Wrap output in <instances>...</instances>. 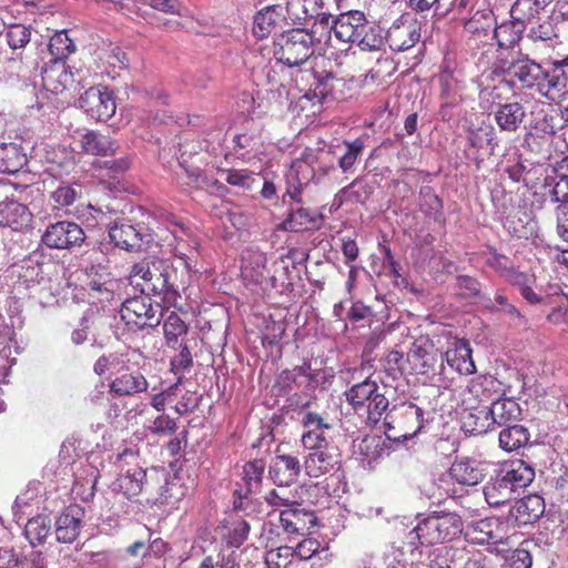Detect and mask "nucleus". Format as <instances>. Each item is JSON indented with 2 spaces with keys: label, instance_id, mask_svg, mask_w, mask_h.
I'll return each mask as SVG.
<instances>
[{
  "label": "nucleus",
  "instance_id": "nucleus-46",
  "mask_svg": "<svg viewBox=\"0 0 568 568\" xmlns=\"http://www.w3.org/2000/svg\"><path fill=\"white\" fill-rule=\"evenodd\" d=\"M385 40L386 37L383 36V30L366 20L365 28L361 31V36L355 43L364 51H378L383 48Z\"/></svg>",
  "mask_w": 568,
  "mask_h": 568
},
{
  "label": "nucleus",
  "instance_id": "nucleus-49",
  "mask_svg": "<svg viewBox=\"0 0 568 568\" xmlns=\"http://www.w3.org/2000/svg\"><path fill=\"white\" fill-rule=\"evenodd\" d=\"M345 151L338 158V166L344 173H347L355 164L357 159L362 155L365 148L362 139H355L353 141L343 142Z\"/></svg>",
  "mask_w": 568,
  "mask_h": 568
},
{
  "label": "nucleus",
  "instance_id": "nucleus-2",
  "mask_svg": "<svg viewBox=\"0 0 568 568\" xmlns=\"http://www.w3.org/2000/svg\"><path fill=\"white\" fill-rule=\"evenodd\" d=\"M507 72L520 88L535 89L539 94L551 99H554L552 93H560L566 87L561 69L556 68L549 73L528 57L510 63Z\"/></svg>",
  "mask_w": 568,
  "mask_h": 568
},
{
  "label": "nucleus",
  "instance_id": "nucleus-54",
  "mask_svg": "<svg viewBox=\"0 0 568 568\" xmlns=\"http://www.w3.org/2000/svg\"><path fill=\"white\" fill-rule=\"evenodd\" d=\"M79 195V187L69 184H61L51 193V200L54 203V207L62 209L72 205Z\"/></svg>",
  "mask_w": 568,
  "mask_h": 568
},
{
  "label": "nucleus",
  "instance_id": "nucleus-22",
  "mask_svg": "<svg viewBox=\"0 0 568 568\" xmlns=\"http://www.w3.org/2000/svg\"><path fill=\"white\" fill-rule=\"evenodd\" d=\"M420 39V24L417 21H403L393 24L386 41L393 51H405L414 47Z\"/></svg>",
  "mask_w": 568,
  "mask_h": 568
},
{
  "label": "nucleus",
  "instance_id": "nucleus-14",
  "mask_svg": "<svg viewBox=\"0 0 568 568\" xmlns=\"http://www.w3.org/2000/svg\"><path fill=\"white\" fill-rule=\"evenodd\" d=\"M85 517L83 507L69 505L55 519V538L62 544L74 542L81 532Z\"/></svg>",
  "mask_w": 568,
  "mask_h": 568
},
{
  "label": "nucleus",
  "instance_id": "nucleus-6",
  "mask_svg": "<svg viewBox=\"0 0 568 568\" xmlns=\"http://www.w3.org/2000/svg\"><path fill=\"white\" fill-rule=\"evenodd\" d=\"M384 420L387 438L404 442L423 428L424 410L412 402H400L385 414Z\"/></svg>",
  "mask_w": 568,
  "mask_h": 568
},
{
  "label": "nucleus",
  "instance_id": "nucleus-30",
  "mask_svg": "<svg viewBox=\"0 0 568 568\" xmlns=\"http://www.w3.org/2000/svg\"><path fill=\"white\" fill-rule=\"evenodd\" d=\"M516 491L498 471L484 487L485 499L494 507H499L511 500Z\"/></svg>",
  "mask_w": 568,
  "mask_h": 568
},
{
  "label": "nucleus",
  "instance_id": "nucleus-23",
  "mask_svg": "<svg viewBox=\"0 0 568 568\" xmlns=\"http://www.w3.org/2000/svg\"><path fill=\"white\" fill-rule=\"evenodd\" d=\"M448 474L452 479L464 486H476L485 478L483 464L468 457L456 459L450 465Z\"/></svg>",
  "mask_w": 568,
  "mask_h": 568
},
{
  "label": "nucleus",
  "instance_id": "nucleus-41",
  "mask_svg": "<svg viewBox=\"0 0 568 568\" xmlns=\"http://www.w3.org/2000/svg\"><path fill=\"white\" fill-rule=\"evenodd\" d=\"M530 435L521 425H508L499 433V446L505 452H514L529 442Z\"/></svg>",
  "mask_w": 568,
  "mask_h": 568
},
{
  "label": "nucleus",
  "instance_id": "nucleus-25",
  "mask_svg": "<svg viewBox=\"0 0 568 568\" xmlns=\"http://www.w3.org/2000/svg\"><path fill=\"white\" fill-rule=\"evenodd\" d=\"M73 82V74L62 61H53L42 71V85L54 94L62 93Z\"/></svg>",
  "mask_w": 568,
  "mask_h": 568
},
{
  "label": "nucleus",
  "instance_id": "nucleus-7",
  "mask_svg": "<svg viewBox=\"0 0 568 568\" xmlns=\"http://www.w3.org/2000/svg\"><path fill=\"white\" fill-rule=\"evenodd\" d=\"M314 53L313 32L292 29L281 33L274 41V57L288 67L306 62Z\"/></svg>",
  "mask_w": 568,
  "mask_h": 568
},
{
  "label": "nucleus",
  "instance_id": "nucleus-1",
  "mask_svg": "<svg viewBox=\"0 0 568 568\" xmlns=\"http://www.w3.org/2000/svg\"><path fill=\"white\" fill-rule=\"evenodd\" d=\"M302 424L306 430L301 442L303 447L310 450L303 464L306 475L311 478H320L338 470L342 453L328 436L333 429L332 425L315 412L305 413Z\"/></svg>",
  "mask_w": 568,
  "mask_h": 568
},
{
  "label": "nucleus",
  "instance_id": "nucleus-15",
  "mask_svg": "<svg viewBox=\"0 0 568 568\" xmlns=\"http://www.w3.org/2000/svg\"><path fill=\"white\" fill-rule=\"evenodd\" d=\"M149 383L145 376L138 369L129 368L119 371L118 375L109 384V393L115 397H133L148 390Z\"/></svg>",
  "mask_w": 568,
  "mask_h": 568
},
{
  "label": "nucleus",
  "instance_id": "nucleus-24",
  "mask_svg": "<svg viewBox=\"0 0 568 568\" xmlns=\"http://www.w3.org/2000/svg\"><path fill=\"white\" fill-rule=\"evenodd\" d=\"M497 471L515 490L527 487L535 478L534 468L523 459L504 462Z\"/></svg>",
  "mask_w": 568,
  "mask_h": 568
},
{
  "label": "nucleus",
  "instance_id": "nucleus-44",
  "mask_svg": "<svg viewBox=\"0 0 568 568\" xmlns=\"http://www.w3.org/2000/svg\"><path fill=\"white\" fill-rule=\"evenodd\" d=\"M163 331L168 346L175 348L179 338L187 334L189 325L176 312H171L164 320Z\"/></svg>",
  "mask_w": 568,
  "mask_h": 568
},
{
  "label": "nucleus",
  "instance_id": "nucleus-42",
  "mask_svg": "<svg viewBox=\"0 0 568 568\" xmlns=\"http://www.w3.org/2000/svg\"><path fill=\"white\" fill-rule=\"evenodd\" d=\"M466 549L455 547H439L434 549L429 555L430 568H452L457 562L465 559Z\"/></svg>",
  "mask_w": 568,
  "mask_h": 568
},
{
  "label": "nucleus",
  "instance_id": "nucleus-45",
  "mask_svg": "<svg viewBox=\"0 0 568 568\" xmlns=\"http://www.w3.org/2000/svg\"><path fill=\"white\" fill-rule=\"evenodd\" d=\"M50 54L53 57V61H62L75 51V44L72 39L69 38L65 30L55 32L48 44Z\"/></svg>",
  "mask_w": 568,
  "mask_h": 568
},
{
  "label": "nucleus",
  "instance_id": "nucleus-35",
  "mask_svg": "<svg viewBox=\"0 0 568 568\" xmlns=\"http://www.w3.org/2000/svg\"><path fill=\"white\" fill-rule=\"evenodd\" d=\"M266 254L263 251H244L241 257L243 277L260 283L264 277L263 271L266 267Z\"/></svg>",
  "mask_w": 568,
  "mask_h": 568
},
{
  "label": "nucleus",
  "instance_id": "nucleus-11",
  "mask_svg": "<svg viewBox=\"0 0 568 568\" xmlns=\"http://www.w3.org/2000/svg\"><path fill=\"white\" fill-rule=\"evenodd\" d=\"M484 422L474 428L478 434L487 433L491 426L510 425L519 419L521 408L517 402L510 398H498L493 400L490 407L479 409Z\"/></svg>",
  "mask_w": 568,
  "mask_h": 568
},
{
  "label": "nucleus",
  "instance_id": "nucleus-56",
  "mask_svg": "<svg viewBox=\"0 0 568 568\" xmlns=\"http://www.w3.org/2000/svg\"><path fill=\"white\" fill-rule=\"evenodd\" d=\"M31 37L30 30L22 24H13L9 27L6 38L8 44L12 49L23 48L29 43Z\"/></svg>",
  "mask_w": 568,
  "mask_h": 568
},
{
  "label": "nucleus",
  "instance_id": "nucleus-10",
  "mask_svg": "<svg viewBox=\"0 0 568 568\" xmlns=\"http://www.w3.org/2000/svg\"><path fill=\"white\" fill-rule=\"evenodd\" d=\"M80 108L97 121H108L116 110L114 97L106 87L89 88L79 99Z\"/></svg>",
  "mask_w": 568,
  "mask_h": 568
},
{
  "label": "nucleus",
  "instance_id": "nucleus-29",
  "mask_svg": "<svg viewBox=\"0 0 568 568\" xmlns=\"http://www.w3.org/2000/svg\"><path fill=\"white\" fill-rule=\"evenodd\" d=\"M109 236L116 248H140L144 237L149 234H142L141 230L133 225L121 222L110 227Z\"/></svg>",
  "mask_w": 568,
  "mask_h": 568
},
{
  "label": "nucleus",
  "instance_id": "nucleus-57",
  "mask_svg": "<svg viewBox=\"0 0 568 568\" xmlns=\"http://www.w3.org/2000/svg\"><path fill=\"white\" fill-rule=\"evenodd\" d=\"M495 138V130L493 126H480L469 131L468 141L475 149H484L490 145Z\"/></svg>",
  "mask_w": 568,
  "mask_h": 568
},
{
  "label": "nucleus",
  "instance_id": "nucleus-51",
  "mask_svg": "<svg viewBox=\"0 0 568 568\" xmlns=\"http://www.w3.org/2000/svg\"><path fill=\"white\" fill-rule=\"evenodd\" d=\"M280 62H275V64H266L261 69L253 71L254 81L257 85L268 87L271 91L275 90L277 87H281V74L280 71L276 70Z\"/></svg>",
  "mask_w": 568,
  "mask_h": 568
},
{
  "label": "nucleus",
  "instance_id": "nucleus-21",
  "mask_svg": "<svg viewBox=\"0 0 568 568\" xmlns=\"http://www.w3.org/2000/svg\"><path fill=\"white\" fill-rule=\"evenodd\" d=\"M499 381L493 375H478L468 382L464 402H468L471 408L481 402L493 400L499 393Z\"/></svg>",
  "mask_w": 568,
  "mask_h": 568
},
{
  "label": "nucleus",
  "instance_id": "nucleus-61",
  "mask_svg": "<svg viewBox=\"0 0 568 568\" xmlns=\"http://www.w3.org/2000/svg\"><path fill=\"white\" fill-rule=\"evenodd\" d=\"M457 287L459 290V295L465 298L477 297L481 291L480 283L468 275H460L457 277Z\"/></svg>",
  "mask_w": 568,
  "mask_h": 568
},
{
  "label": "nucleus",
  "instance_id": "nucleus-63",
  "mask_svg": "<svg viewBox=\"0 0 568 568\" xmlns=\"http://www.w3.org/2000/svg\"><path fill=\"white\" fill-rule=\"evenodd\" d=\"M314 174H315L314 168H311L310 165H307L301 161L293 160L291 170L287 175L291 176V179H295V180H300V181H304V182L308 183L314 178Z\"/></svg>",
  "mask_w": 568,
  "mask_h": 568
},
{
  "label": "nucleus",
  "instance_id": "nucleus-34",
  "mask_svg": "<svg viewBox=\"0 0 568 568\" xmlns=\"http://www.w3.org/2000/svg\"><path fill=\"white\" fill-rule=\"evenodd\" d=\"M80 146L83 152L91 155L108 156L112 155L115 150V143L109 135L90 131L81 136Z\"/></svg>",
  "mask_w": 568,
  "mask_h": 568
},
{
  "label": "nucleus",
  "instance_id": "nucleus-47",
  "mask_svg": "<svg viewBox=\"0 0 568 568\" xmlns=\"http://www.w3.org/2000/svg\"><path fill=\"white\" fill-rule=\"evenodd\" d=\"M477 528L485 535L479 538V542L498 545L503 544L505 540L504 524L498 518H486L480 520Z\"/></svg>",
  "mask_w": 568,
  "mask_h": 568
},
{
  "label": "nucleus",
  "instance_id": "nucleus-3",
  "mask_svg": "<svg viewBox=\"0 0 568 568\" xmlns=\"http://www.w3.org/2000/svg\"><path fill=\"white\" fill-rule=\"evenodd\" d=\"M170 265L160 258H143L135 263L129 273V282L143 295L163 296L168 300L175 295L170 283Z\"/></svg>",
  "mask_w": 568,
  "mask_h": 568
},
{
  "label": "nucleus",
  "instance_id": "nucleus-37",
  "mask_svg": "<svg viewBox=\"0 0 568 568\" xmlns=\"http://www.w3.org/2000/svg\"><path fill=\"white\" fill-rule=\"evenodd\" d=\"M546 4V0H516L510 9V17L517 26L525 28Z\"/></svg>",
  "mask_w": 568,
  "mask_h": 568
},
{
  "label": "nucleus",
  "instance_id": "nucleus-12",
  "mask_svg": "<svg viewBox=\"0 0 568 568\" xmlns=\"http://www.w3.org/2000/svg\"><path fill=\"white\" fill-rule=\"evenodd\" d=\"M85 234L80 225L61 221L47 227L42 242L48 248H71L84 243Z\"/></svg>",
  "mask_w": 568,
  "mask_h": 568
},
{
  "label": "nucleus",
  "instance_id": "nucleus-48",
  "mask_svg": "<svg viewBox=\"0 0 568 568\" xmlns=\"http://www.w3.org/2000/svg\"><path fill=\"white\" fill-rule=\"evenodd\" d=\"M267 568H292L295 566L293 547L281 546L265 554Z\"/></svg>",
  "mask_w": 568,
  "mask_h": 568
},
{
  "label": "nucleus",
  "instance_id": "nucleus-5",
  "mask_svg": "<svg viewBox=\"0 0 568 568\" xmlns=\"http://www.w3.org/2000/svg\"><path fill=\"white\" fill-rule=\"evenodd\" d=\"M383 388L367 377L345 392L346 400L359 416H366L368 424L376 425L389 405Z\"/></svg>",
  "mask_w": 568,
  "mask_h": 568
},
{
  "label": "nucleus",
  "instance_id": "nucleus-20",
  "mask_svg": "<svg viewBox=\"0 0 568 568\" xmlns=\"http://www.w3.org/2000/svg\"><path fill=\"white\" fill-rule=\"evenodd\" d=\"M545 513V500L540 495L530 494L518 499L509 510V517L518 526H525L537 521Z\"/></svg>",
  "mask_w": 568,
  "mask_h": 568
},
{
  "label": "nucleus",
  "instance_id": "nucleus-43",
  "mask_svg": "<svg viewBox=\"0 0 568 568\" xmlns=\"http://www.w3.org/2000/svg\"><path fill=\"white\" fill-rule=\"evenodd\" d=\"M51 530V520L48 516L38 515L28 520L24 527V536L31 546L43 544Z\"/></svg>",
  "mask_w": 568,
  "mask_h": 568
},
{
  "label": "nucleus",
  "instance_id": "nucleus-18",
  "mask_svg": "<svg viewBox=\"0 0 568 568\" xmlns=\"http://www.w3.org/2000/svg\"><path fill=\"white\" fill-rule=\"evenodd\" d=\"M302 471L297 456L290 454L276 455L268 469L271 479L277 486H290L295 483Z\"/></svg>",
  "mask_w": 568,
  "mask_h": 568
},
{
  "label": "nucleus",
  "instance_id": "nucleus-52",
  "mask_svg": "<svg viewBox=\"0 0 568 568\" xmlns=\"http://www.w3.org/2000/svg\"><path fill=\"white\" fill-rule=\"evenodd\" d=\"M250 530L251 527L246 520L235 519L230 523L224 539L229 546L237 548L246 541Z\"/></svg>",
  "mask_w": 568,
  "mask_h": 568
},
{
  "label": "nucleus",
  "instance_id": "nucleus-33",
  "mask_svg": "<svg viewBox=\"0 0 568 568\" xmlns=\"http://www.w3.org/2000/svg\"><path fill=\"white\" fill-rule=\"evenodd\" d=\"M565 12L559 14L552 13L547 20L539 23L537 27L530 28L527 37L531 41H551L559 37L562 27L568 26V19H564Z\"/></svg>",
  "mask_w": 568,
  "mask_h": 568
},
{
  "label": "nucleus",
  "instance_id": "nucleus-19",
  "mask_svg": "<svg viewBox=\"0 0 568 568\" xmlns=\"http://www.w3.org/2000/svg\"><path fill=\"white\" fill-rule=\"evenodd\" d=\"M470 344L465 338H455L444 353L447 364L462 375H471L476 372Z\"/></svg>",
  "mask_w": 568,
  "mask_h": 568
},
{
  "label": "nucleus",
  "instance_id": "nucleus-40",
  "mask_svg": "<svg viewBox=\"0 0 568 568\" xmlns=\"http://www.w3.org/2000/svg\"><path fill=\"white\" fill-rule=\"evenodd\" d=\"M321 220V214L305 207H298L291 211L288 217L282 225L285 231L300 232L305 229L317 226Z\"/></svg>",
  "mask_w": 568,
  "mask_h": 568
},
{
  "label": "nucleus",
  "instance_id": "nucleus-36",
  "mask_svg": "<svg viewBox=\"0 0 568 568\" xmlns=\"http://www.w3.org/2000/svg\"><path fill=\"white\" fill-rule=\"evenodd\" d=\"M27 163V155L17 143L0 144V172L17 173Z\"/></svg>",
  "mask_w": 568,
  "mask_h": 568
},
{
  "label": "nucleus",
  "instance_id": "nucleus-26",
  "mask_svg": "<svg viewBox=\"0 0 568 568\" xmlns=\"http://www.w3.org/2000/svg\"><path fill=\"white\" fill-rule=\"evenodd\" d=\"M442 354L417 343H414L407 353V362L410 365V369L416 374L426 375L434 372L437 363H442Z\"/></svg>",
  "mask_w": 568,
  "mask_h": 568
},
{
  "label": "nucleus",
  "instance_id": "nucleus-9",
  "mask_svg": "<svg viewBox=\"0 0 568 568\" xmlns=\"http://www.w3.org/2000/svg\"><path fill=\"white\" fill-rule=\"evenodd\" d=\"M121 320L129 329L140 331L155 327L161 322V307L153 304L149 295L135 296L123 302L120 310Z\"/></svg>",
  "mask_w": 568,
  "mask_h": 568
},
{
  "label": "nucleus",
  "instance_id": "nucleus-17",
  "mask_svg": "<svg viewBox=\"0 0 568 568\" xmlns=\"http://www.w3.org/2000/svg\"><path fill=\"white\" fill-rule=\"evenodd\" d=\"M316 516L313 511L302 508L295 504L291 508L282 509L280 523L284 532L288 536L308 534L316 524Z\"/></svg>",
  "mask_w": 568,
  "mask_h": 568
},
{
  "label": "nucleus",
  "instance_id": "nucleus-28",
  "mask_svg": "<svg viewBox=\"0 0 568 568\" xmlns=\"http://www.w3.org/2000/svg\"><path fill=\"white\" fill-rule=\"evenodd\" d=\"M265 466L266 464L263 459H253L244 464L242 471L244 486H241L235 491L240 498H246L248 495L261 490Z\"/></svg>",
  "mask_w": 568,
  "mask_h": 568
},
{
  "label": "nucleus",
  "instance_id": "nucleus-50",
  "mask_svg": "<svg viewBox=\"0 0 568 568\" xmlns=\"http://www.w3.org/2000/svg\"><path fill=\"white\" fill-rule=\"evenodd\" d=\"M286 486H278V488L270 490L265 495V501L267 505L274 507L275 509H278L280 511L282 508H291L296 501V493H293L290 489L285 488Z\"/></svg>",
  "mask_w": 568,
  "mask_h": 568
},
{
  "label": "nucleus",
  "instance_id": "nucleus-64",
  "mask_svg": "<svg viewBox=\"0 0 568 568\" xmlns=\"http://www.w3.org/2000/svg\"><path fill=\"white\" fill-rule=\"evenodd\" d=\"M557 222L558 235L568 243V203L557 207Z\"/></svg>",
  "mask_w": 568,
  "mask_h": 568
},
{
  "label": "nucleus",
  "instance_id": "nucleus-32",
  "mask_svg": "<svg viewBox=\"0 0 568 568\" xmlns=\"http://www.w3.org/2000/svg\"><path fill=\"white\" fill-rule=\"evenodd\" d=\"M314 82L312 83L311 92L314 98L321 101L327 99H337L335 90L343 85V80L337 78L333 72L322 70L313 73Z\"/></svg>",
  "mask_w": 568,
  "mask_h": 568
},
{
  "label": "nucleus",
  "instance_id": "nucleus-27",
  "mask_svg": "<svg viewBox=\"0 0 568 568\" xmlns=\"http://www.w3.org/2000/svg\"><path fill=\"white\" fill-rule=\"evenodd\" d=\"M526 118V111L519 102L499 104L494 112L496 124L501 131L516 132Z\"/></svg>",
  "mask_w": 568,
  "mask_h": 568
},
{
  "label": "nucleus",
  "instance_id": "nucleus-58",
  "mask_svg": "<svg viewBox=\"0 0 568 568\" xmlns=\"http://www.w3.org/2000/svg\"><path fill=\"white\" fill-rule=\"evenodd\" d=\"M320 548L321 542L316 538H304L293 548L294 561L311 559Z\"/></svg>",
  "mask_w": 568,
  "mask_h": 568
},
{
  "label": "nucleus",
  "instance_id": "nucleus-16",
  "mask_svg": "<svg viewBox=\"0 0 568 568\" xmlns=\"http://www.w3.org/2000/svg\"><path fill=\"white\" fill-rule=\"evenodd\" d=\"M366 17L362 11L353 10L341 13L329 29L335 39L342 43H355L365 28Z\"/></svg>",
  "mask_w": 568,
  "mask_h": 568
},
{
  "label": "nucleus",
  "instance_id": "nucleus-8",
  "mask_svg": "<svg viewBox=\"0 0 568 568\" xmlns=\"http://www.w3.org/2000/svg\"><path fill=\"white\" fill-rule=\"evenodd\" d=\"M114 464L119 469L116 478L119 491L128 499L141 496L149 474L140 465L139 452L133 448H124L116 455Z\"/></svg>",
  "mask_w": 568,
  "mask_h": 568
},
{
  "label": "nucleus",
  "instance_id": "nucleus-62",
  "mask_svg": "<svg viewBox=\"0 0 568 568\" xmlns=\"http://www.w3.org/2000/svg\"><path fill=\"white\" fill-rule=\"evenodd\" d=\"M176 428L175 419L166 414L159 415L150 426L151 433L155 435H172Z\"/></svg>",
  "mask_w": 568,
  "mask_h": 568
},
{
  "label": "nucleus",
  "instance_id": "nucleus-60",
  "mask_svg": "<svg viewBox=\"0 0 568 568\" xmlns=\"http://www.w3.org/2000/svg\"><path fill=\"white\" fill-rule=\"evenodd\" d=\"M181 349L178 355L171 359V371L175 375H182L184 371L193 366V356L187 345H180Z\"/></svg>",
  "mask_w": 568,
  "mask_h": 568
},
{
  "label": "nucleus",
  "instance_id": "nucleus-4",
  "mask_svg": "<svg viewBox=\"0 0 568 568\" xmlns=\"http://www.w3.org/2000/svg\"><path fill=\"white\" fill-rule=\"evenodd\" d=\"M464 528L462 517L456 513H433L422 519L409 532L422 546L449 542L458 538Z\"/></svg>",
  "mask_w": 568,
  "mask_h": 568
},
{
  "label": "nucleus",
  "instance_id": "nucleus-53",
  "mask_svg": "<svg viewBox=\"0 0 568 568\" xmlns=\"http://www.w3.org/2000/svg\"><path fill=\"white\" fill-rule=\"evenodd\" d=\"M525 28H521L513 20L511 24H501L495 29L494 37L501 48H509L517 43Z\"/></svg>",
  "mask_w": 568,
  "mask_h": 568
},
{
  "label": "nucleus",
  "instance_id": "nucleus-38",
  "mask_svg": "<svg viewBox=\"0 0 568 568\" xmlns=\"http://www.w3.org/2000/svg\"><path fill=\"white\" fill-rule=\"evenodd\" d=\"M419 211L428 220L442 224L444 222L443 203L433 187L423 186L419 191Z\"/></svg>",
  "mask_w": 568,
  "mask_h": 568
},
{
  "label": "nucleus",
  "instance_id": "nucleus-59",
  "mask_svg": "<svg viewBox=\"0 0 568 568\" xmlns=\"http://www.w3.org/2000/svg\"><path fill=\"white\" fill-rule=\"evenodd\" d=\"M223 173L226 175L225 181L234 186L252 189L256 182L255 176L247 170H226Z\"/></svg>",
  "mask_w": 568,
  "mask_h": 568
},
{
  "label": "nucleus",
  "instance_id": "nucleus-31",
  "mask_svg": "<svg viewBox=\"0 0 568 568\" xmlns=\"http://www.w3.org/2000/svg\"><path fill=\"white\" fill-rule=\"evenodd\" d=\"M29 221L30 212L26 205L17 201L0 203V226L19 230L28 225Z\"/></svg>",
  "mask_w": 568,
  "mask_h": 568
},
{
  "label": "nucleus",
  "instance_id": "nucleus-39",
  "mask_svg": "<svg viewBox=\"0 0 568 568\" xmlns=\"http://www.w3.org/2000/svg\"><path fill=\"white\" fill-rule=\"evenodd\" d=\"M282 17L276 6H268L260 10L254 17L253 33L258 39H264L275 29Z\"/></svg>",
  "mask_w": 568,
  "mask_h": 568
},
{
  "label": "nucleus",
  "instance_id": "nucleus-55",
  "mask_svg": "<svg viewBox=\"0 0 568 568\" xmlns=\"http://www.w3.org/2000/svg\"><path fill=\"white\" fill-rule=\"evenodd\" d=\"M308 258V251H287L283 254L274 265L281 268L285 274L288 275L290 266L296 268L297 265L303 264Z\"/></svg>",
  "mask_w": 568,
  "mask_h": 568
},
{
  "label": "nucleus",
  "instance_id": "nucleus-13",
  "mask_svg": "<svg viewBox=\"0 0 568 568\" xmlns=\"http://www.w3.org/2000/svg\"><path fill=\"white\" fill-rule=\"evenodd\" d=\"M174 486L175 484L169 479L166 474L153 471L149 474L141 496H143L145 505L161 508L180 499L173 493Z\"/></svg>",
  "mask_w": 568,
  "mask_h": 568
}]
</instances>
